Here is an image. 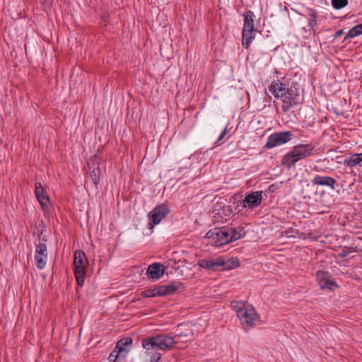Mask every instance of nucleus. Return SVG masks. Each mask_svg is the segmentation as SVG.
<instances>
[{
    "instance_id": "1",
    "label": "nucleus",
    "mask_w": 362,
    "mask_h": 362,
    "mask_svg": "<svg viewBox=\"0 0 362 362\" xmlns=\"http://www.w3.org/2000/svg\"><path fill=\"white\" fill-rule=\"evenodd\" d=\"M269 90L277 99L282 101L281 108L284 113L303 103L302 90L297 83H286L279 80L273 81Z\"/></svg>"
},
{
    "instance_id": "2",
    "label": "nucleus",
    "mask_w": 362,
    "mask_h": 362,
    "mask_svg": "<svg viewBox=\"0 0 362 362\" xmlns=\"http://www.w3.org/2000/svg\"><path fill=\"white\" fill-rule=\"evenodd\" d=\"M175 344V338L165 334H155L142 340V346L145 349V354L149 356H154L155 354H160L159 350L169 351Z\"/></svg>"
},
{
    "instance_id": "3",
    "label": "nucleus",
    "mask_w": 362,
    "mask_h": 362,
    "mask_svg": "<svg viewBox=\"0 0 362 362\" xmlns=\"http://www.w3.org/2000/svg\"><path fill=\"white\" fill-rule=\"evenodd\" d=\"M315 146L311 144H299L294 146L292 149L284 156L281 165L291 168L300 160L306 159L316 152Z\"/></svg>"
},
{
    "instance_id": "4",
    "label": "nucleus",
    "mask_w": 362,
    "mask_h": 362,
    "mask_svg": "<svg viewBox=\"0 0 362 362\" xmlns=\"http://www.w3.org/2000/svg\"><path fill=\"white\" fill-rule=\"evenodd\" d=\"M88 264L85 252L78 250L74 255V273L78 286L82 287L86 274V266Z\"/></svg>"
},
{
    "instance_id": "5",
    "label": "nucleus",
    "mask_w": 362,
    "mask_h": 362,
    "mask_svg": "<svg viewBox=\"0 0 362 362\" xmlns=\"http://www.w3.org/2000/svg\"><path fill=\"white\" fill-rule=\"evenodd\" d=\"M228 231V227L226 226L214 228L206 233L205 238L209 240L211 245L219 247L229 243Z\"/></svg>"
},
{
    "instance_id": "6",
    "label": "nucleus",
    "mask_w": 362,
    "mask_h": 362,
    "mask_svg": "<svg viewBox=\"0 0 362 362\" xmlns=\"http://www.w3.org/2000/svg\"><path fill=\"white\" fill-rule=\"evenodd\" d=\"M238 313V317L245 331L249 330L250 327L259 321V317L252 305H248L245 310H240Z\"/></svg>"
},
{
    "instance_id": "7",
    "label": "nucleus",
    "mask_w": 362,
    "mask_h": 362,
    "mask_svg": "<svg viewBox=\"0 0 362 362\" xmlns=\"http://www.w3.org/2000/svg\"><path fill=\"white\" fill-rule=\"evenodd\" d=\"M293 138V134L290 131L275 132L267 138V141L264 148L271 149L278 146L286 144Z\"/></svg>"
},
{
    "instance_id": "8",
    "label": "nucleus",
    "mask_w": 362,
    "mask_h": 362,
    "mask_svg": "<svg viewBox=\"0 0 362 362\" xmlns=\"http://www.w3.org/2000/svg\"><path fill=\"white\" fill-rule=\"evenodd\" d=\"M225 201L226 200L221 199L217 202L215 204L212 211L214 214V217L217 218L218 221L221 219V222L227 221L234 216L231 206L227 204Z\"/></svg>"
},
{
    "instance_id": "9",
    "label": "nucleus",
    "mask_w": 362,
    "mask_h": 362,
    "mask_svg": "<svg viewBox=\"0 0 362 362\" xmlns=\"http://www.w3.org/2000/svg\"><path fill=\"white\" fill-rule=\"evenodd\" d=\"M169 212L170 210L166 205L160 204L156 206L148 216L149 228H153L154 226L158 224L162 219L168 216Z\"/></svg>"
},
{
    "instance_id": "10",
    "label": "nucleus",
    "mask_w": 362,
    "mask_h": 362,
    "mask_svg": "<svg viewBox=\"0 0 362 362\" xmlns=\"http://www.w3.org/2000/svg\"><path fill=\"white\" fill-rule=\"evenodd\" d=\"M317 281L322 289L334 291L338 288L337 282L332 279L329 272L324 270H318L316 272Z\"/></svg>"
},
{
    "instance_id": "11",
    "label": "nucleus",
    "mask_w": 362,
    "mask_h": 362,
    "mask_svg": "<svg viewBox=\"0 0 362 362\" xmlns=\"http://www.w3.org/2000/svg\"><path fill=\"white\" fill-rule=\"evenodd\" d=\"M262 191H255L247 193L242 201L243 203V207L253 209L262 204Z\"/></svg>"
},
{
    "instance_id": "12",
    "label": "nucleus",
    "mask_w": 362,
    "mask_h": 362,
    "mask_svg": "<svg viewBox=\"0 0 362 362\" xmlns=\"http://www.w3.org/2000/svg\"><path fill=\"white\" fill-rule=\"evenodd\" d=\"M35 195L43 211H48L49 209L50 199L45 192L42 184L39 182L35 183Z\"/></svg>"
},
{
    "instance_id": "13",
    "label": "nucleus",
    "mask_w": 362,
    "mask_h": 362,
    "mask_svg": "<svg viewBox=\"0 0 362 362\" xmlns=\"http://www.w3.org/2000/svg\"><path fill=\"white\" fill-rule=\"evenodd\" d=\"M311 183L313 185L325 186L334 189L335 185H337V180L329 176L316 175L311 180Z\"/></svg>"
},
{
    "instance_id": "14",
    "label": "nucleus",
    "mask_w": 362,
    "mask_h": 362,
    "mask_svg": "<svg viewBox=\"0 0 362 362\" xmlns=\"http://www.w3.org/2000/svg\"><path fill=\"white\" fill-rule=\"evenodd\" d=\"M163 296H171L180 293L185 289V284L180 281H172L165 285H161Z\"/></svg>"
},
{
    "instance_id": "15",
    "label": "nucleus",
    "mask_w": 362,
    "mask_h": 362,
    "mask_svg": "<svg viewBox=\"0 0 362 362\" xmlns=\"http://www.w3.org/2000/svg\"><path fill=\"white\" fill-rule=\"evenodd\" d=\"M223 259L221 258H217L216 259H202L199 260L197 263L200 267L214 272L218 271L219 267L223 266Z\"/></svg>"
},
{
    "instance_id": "16",
    "label": "nucleus",
    "mask_w": 362,
    "mask_h": 362,
    "mask_svg": "<svg viewBox=\"0 0 362 362\" xmlns=\"http://www.w3.org/2000/svg\"><path fill=\"white\" fill-rule=\"evenodd\" d=\"M165 273V267L159 262H155L148 266L146 275L148 279H158Z\"/></svg>"
},
{
    "instance_id": "17",
    "label": "nucleus",
    "mask_w": 362,
    "mask_h": 362,
    "mask_svg": "<svg viewBox=\"0 0 362 362\" xmlns=\"http://www.w3.org/2000/svg\"><path fill=\"white\" fill-rule=\"evenodd\" d=\"M37 240L39 241L38 243H35V252L37 253V256L38 255H46L48 256L47 246L46 242L47 239L45 235H43V230L37 232Z\"/></svg>"
},
{
    "instance_id": "18",
    "label": "nucleus",
    "mask_w": 362,
    "mask_h": 362,
    "mask_svg": "<svg viewBox=\"0 0 362 362\" xmlns=\"http://www.w3.org/2000/svg\"><path fill=\"white\" fill-rule=\"evenodd\" d=\"M257 31V29H245L243 28L242 31V44L243 46L248 49L254 40L255 35V33Z\"/></svg>"
},
{
    "instance_id": "19",
    "label": "nucleus",
    "mask_w": 362,
    "mask_h": 362,
    "mask_svg": "<svg viewBox=\"0 0 362 362\" xmlns=\"http://www.w3.org/2000/svg\"><path fill=\"white\" fill-rule=\"evenodd\" d=\"M88 166L90 170L89 176L91 178L92 181L93 182L94 185L97 186L100 182V178L102 174L101 169L98 163L95 164L93 163H88Z\"/></svg>"
},
{
    "instance_id": "20",
    "label": "nucleus",
    "mask_w": 362,
    "mask_h": 362,
    "mask_svg": "<svg viewBox=\"0 0 362 362\" xmlns=\"http://www.w3.org/2000/svg\"><path fill=\"white\" fill-rule=\"evenodd\" d=\"M228 233L229 235V243L238 240L245 236L246 232L244 228L238 226V228H228Z\"/></svg>"
},
{
    "instance_id": "21",
    "label": "nucleus",
    "mask_w": 362,
    "mask_h": 362,
    "mask_svg": "<svg viewBox=\"0 0 362 362\" xmlns=\"http://www.w3.org/2000/svg\"><path fill=\"white\" fill-rule=\"evenodd\" d=\"M144 298H153L157 296H163V288L161 285L156 286L153 288H150L144 290L141 293Z\"/></svg>"
},
{
    "instance_id": "22",
    "label": "nucleus",
    "mask_w": 362,
    "mask_h": 362,
    "mask_svg": "<svg viewBox=\"0 0 362 362\" xmlns=\"http://www.w3.org/2000/svg\"><path fill=\"white\" fill-rule=\"evenodd\" d=\"M244 16V25L243 28L245 29H256L255 28V16L251 10H247L243 13Z\"/></svg>"
},
{
    "instance_id": "23",
    "label": "nucleus",
    "mask_w": 362,
    "mask_h": 362,
    "mask_svg": "<svg viewBox=\"0 0 362 362\" xmlns=\"http://www.w3.org/2000/svg\"><path fill=\"white\" fill-rule=\"evenodd\" d=\"M132 344V338H129V337L123 338V339H119L117 341L115 348L117 350L121 351V353L125 354V356H126L127 354L129 352V349H127L126 347L129 345H131Z\"/></svg>"
},
{
    "instance_id": "24",
    "label": "nucleus",
    "mask_w": 362,
    "mask_h": 362,
    "mask_svg": "<svg viewBox=\"0 0 362 362\" xmlns=\"http://www.w3.org/2000/svg\"><path fill=\"white\" fill-rule=\"evenodd\" d=\"M362 162V153H354L351 155L349 158H346L344 160V164L346 166L354 167Z\"/></svg>"
},
{
    "instance_id": "25",
    "label": "nucleus",
    "mask_w": 362,
    "mask_h": 362,
    "mask_svg": "<svg viewBox=\"0 0 362 362\" xmlns=\"http://www.w3.org/2000/svg\"><path fill=\"white\" fill-rule=\"evenodd\" d=\"M362 34V23L358 24L355 26H354L352 28H351L348 33L346 35V36L344 38V42L347 40L349 38H352L357 37Z\"/></svg>"
},
{
    "instance_id": "26",
    "label": "nucleus",
    "mask_w": 362,
    "mask_h": 362,
    "mask_svg": "<svg viewBox=\"0 0 362 362\" xmlns=\"http://www.w3.org/2000/svg\"><path fill=\"white\" fill-rule=\"evenodd\" d=\"M223 270H230L240 266V262L238 258L230 257L227 261L223 260Z\"/></svg>"
},
{
    "instance_id": "27",
    "label": "nucleus",
    "mask_w": 362,
    "mask_h": 362,
    "mask_svg": "<svg viewBox=\"0 0 362 362\" xmlns=\"http://www.w3.org/2000/svg\"><path fill=\"white\" fill-rule=\"evenodd\" d=\"M35 261L36 263V267L39 270L43 269L47 262V255H38L37 256L36 252H35Z\"/></svg>"
},
{
    "instance_id": "28",
    "label": "nucleus",
    "mask_w": 362,
    "mask_h": 362,
    "mask_svg": "<svg viewBox=\"0 0 362 362\" xmlns=\"http://www.w3.org/2000/svg\"><path fill=\"white\" fill-rule=\"evenodd\" d=\"M308 15L309 16L308 26L310 28L313 29L317 25V12L314 8H308Z\"/></svg>"
},
{
    "instance_id": "29",
    "label": "nucleus",
    "mask_w": 362,
    "mask_h": 362,
    "mask_svg": "<svg viewBox=\"0 0 362 362\" xmlns=\"http://www.w3.org/2000/svg\"><path fill=\"white\" fill-rule=\"evenodd\" d=\"M125 356V354L121 353V351L115 348L109 355L108 359L110 362H120L121 360L124 359Z\"/></svg>"
},
{
    "instance_id": "30",
    "label": "nucleus",
    "mask_w": 362,
    "mask_h": 362,
    "mask_svg": "<svg viewBox=\"0 0 362 362\" xmlns=\"http://www.w3.org/2000/svg\"><path fill=\"white\" fill-rule=\"evenodd\" d=\"M173 337L175 338V341L177 343V340H182L183 341H191L194 338V334H193L192 332H186V333L182 332V333H178V334H175V337Z\"/></svg>"
},
{
    "instance_id": "31",
    "label": "nucleus",
    "mask_w": 362,
    "mask_h": 362,
    "mask_svg": "<svg viewBox=\"0 0 362 362\" xmlns=\"http://www.w3.org/2000/svg\"><path fill=\"white\" fill-rule=\"evenodd\" d=\"M358 252L357 247H348V246H344L341 248L340 252L338 253V255L341 257H347L350 253L351 252Z\"/></svg>"
},
{
    "instance_id": "32",
    "label": "nucleus",
    "mask_w": 362,
    "mask_h": 362,
    "mask_svg": "<svg viewBox=\"0 0 362 362\" xmlns=\"http://www.w3.org/2000/svg\"><path fill=\"white\" fill-rule=\"evenodd\" d=\"M231 307L235 311L237 316L238 317V312L240 310H245L247 305H245L243 302L238 300H233L231 302Z\"/></svg>"
},
{
    "instance_id": "33",
    "label": "nucleus",
    "mask_w": 362,
    "mask_h": 362,
    "mask_svg": "<svg viewBox=\"0 0 362 362\" xmlns=\"http://www.w3.org/2000/svg\"><path fill=\"white\" fill-rule=\"evenodd\" d=\"M331 3L334 9L339 10L348 5L349 0H332Z\"/></svg>"
},
{
    "instance_id": "34",
    "label": "nucleus",
    "mask_w": 362,
    "mask_h": 362,
    "mask_svg": "<svg viewBox=\"0 0 362 362\" xmlns=\"http://www.w3.org/2000/svg\"><path fill=\"white\" fill-rule=\"evenodd\" d=\"M228 134V126H226L223 131L221 132V134L219 135L217 140L215 141L214 144L218 146L221 144L222 141L225 139Z\"/></svg>"
},
{
    "instance_id": "35",
    "label": "nucleus",
    "mask_w": 362,
    "mask_h": 362,
    "mask_svg": "<svg viewBox=\"0 0 362 362\" xmlns=\"http://www.w3.org/2000/svg\"><path fill=\"white\" fill-rule=\"evenodd\" d=\"M161 356V354H155L154 356H150V362H159Z\"/></svg>"
},
{
    "instance_id": "36",
    "label": "nucleus",
    "mask_w": 362,
    "mask_h": 362,
    "mask_svg": "<svg viewBox=\"0 0 362 362\" xmlns=\"http://www.w3.org/2000/svg\"><path fill=\"white\" fill-rule=\"evenodd\" d=\"M343 34H344V30L340 29L334 33V39L338 38V37H341Z\"/></svg>"
}]
</instances>
